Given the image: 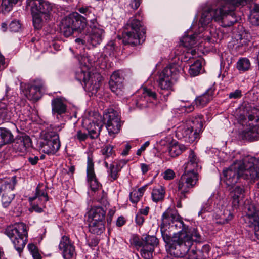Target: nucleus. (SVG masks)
I'll return each mask as SVG.
<instances>
[{"instance_id":"obj_1","label":"nucleus","mask_w":259,"mask_h":259,"mask_svg":"<svg viewBox=\"0 0 259 259\" xmlns=\"http://www.w3.org/2000/svg\"><path fill=\"white\" fill-rule=\"evenodd\" d=\"M248 0H217L216 4H207L199 20L202 27L208 25L212 19L221 21L224 27L233 25L237 21L234 11L236 7L244 6Z\"/></svg>"},{"instance_id":"obj_2","label":"nucleus","mask_w":259,"mask_h":259,"mask_svg":"<svg viewBox=\"0 0 259 259\" xmlns=\"http://www.w3.org/2000/svg\"><path fill=\"white\" fill-rule=\"evenodd\" d=\"M223 173L224 182L228 186L235 184L239 178L259 180V159L248 156L243 159L241 163L232 165ZM257 186L259 189V182Z\"/></svg>"},{"instance_id":"obj_3","label":"nucleus","mask_w":259,"mask_h":259,"mask_svg":"<svg viewBox=\"0 0 259 259\" xmlns=\"http://www.w3.org/2000/svg\"><path fill=\"white\" fill-rule=\"evenodd\" d=\"M203 118L202 115L182 121L178 124L176 130V136L179 139L193 143L202 132Z\"/></svg>"},{"instance_id":"obj_4","label":"nucleus","mask_w":259,"mask_h":259,"mask_svg":"<svg viewBox=\"0 0 259 259\" xmlns=\"http://www.w3.org/2000/svg\"><path fill=\"white\" fill-rule=\"evenodd\" d=\"M141 15L140 11L131 18L125 25L127 30L124 33L123 41L125 44L136 46L143 42L146 38V30L142 23L137 19Z\"/></svg>"},{"instance_id":"obj_5","label":"nucleus","mask_w":259,"mask_h":259,"mask_svg":"<svg viewBox=\"0 0 259 259\" xmlns=\"http://www.w3.org/2000/svg\"><path fill=\"white\" fill-rule=\"evenodd\" d=\"M27 4L31 8L34 28L40 29L42 26L43 19L47 21L52 16V5L44 0H27Z\"/></svg>"},{"instance_id":"obj_6","label":"nucleus","mask_w":259,"mask_h":259,"mask_svg":"<svg viewBox=\"0 0 259 259\" xmlns=\"http://www.w3.org/2000/svg\"><path fill=\"white\" fill-rule=\"evenodd\" d=\"M87 26L86 18L77 12L72 13L63 19L61 22L60 31L65 37L71 36L74 32L86 35Z\"/></svg>"},{"instance_id":"obj_7","label":"nucleus","mask_w":259,"mask_h":259,"mask_svg":"<svg viewBox=\"0 0 259 259\" xmlns=\"http://www.w3.org/2000/svg\"><path fill=\"white\" fill-rule=\"evenodd\" d=\"M181 67L176 64H172L164 68L159 73L157 82L158 87L162 91H167L164 95L167 97L173 91V85L178 78Z\"/></svg>"},{"instance_id":"obj_8","label":"nucleus","mask_w":259,"mask_h":259,"mask_svg":"<svg viewBox=\"0 0 259 259\" xmlns=\"http://www.w3.org/2000/svg\"><path fill=\"white\" fill-rule=\"evenodd\" d=\"M5 234L11 239L15 248L19 253L24 249L27 242V231L23 223H20L7 227Z\"/></svg>"},{"instance_id":"obj_9","label":"nucleus","mask_w":259,"mask_h":259,"mask_svg":"<svg viewBox=\"0 0 259 259\" xmlns=\"http://www.w3.org/2000/svg\"><path fill=\"white\" fill-rule=\"evenodd\" d=\"M186 234H180L172 236L169 245V252L176 257H184L189 251L191 246V241Z\"/></svg>"},{"instance_id":"obj_10","label":"nucleus","mask_w":259,"mask_h":259,"mask_svg":"<svg viewBox=\"0 0 259 259\" xmlns=\"http://www.w3.org/2000/svg\"><path fill=\"white\" fill-rule=\"evenodd\" d=\"M198 173L184 172L178 182V195L181 200L187 198L198 183Z\"/></svg>"},{"instance_id":"obj_11","label":"nucleus","mask_w":259,"mask_h":259,"mask_svg":"<svg viewBox=\"0 0 259 259\" xmlns=\"http://www.w3.org/2000/svg\"><path fill=\"white\" fill-rule=\"evenodd\" d=\"M248 116V124L242 131L241 138L250 141L257 140L259 139V110L252 109Z\"/></svg>"},{"instance_id":"obj_12","label":"nucleus","mask_w":259,"mask_h":259,"mask_svg":"<svg viewBox=\"0 0 259 259\" xmlns=\"http://www.w3.org/2000/svg\"><path fill=\"white\" fill-rule=\"evenodd\" d=\"M76 79L82 83H84V88L92 95L97 93L100 88L102 77L99 73L91 74L89 72H85L79 69L75 74Z\"/></svg>"},{"instance_id":"obj_13","label":"nucleus","mask_w":259,"mask_h":259,"mask_svg":"<svg viewBox=\"0 0 259 259\" xmlns=\"http://www.w3.org/2000/svg\"><path fill=\"white\" fill-rule=\"evenodd\" d=\"M40 150L47 154H54L60 147L59 135L53 131L46 133L40 142Z\"/></svg>"},{"instance_id":"obj_14","label":"nucleus","mask_w":259,"mask_h":259,"mask_svg":"<svg viewBox=\"0 0 259 259\" xmlns=\"http://www.w3.org/2000/svg\"><path fill=\"white\" fill-rule=\"evenodd\" d=\"M16 184L15 177L0 181V195L3 207L7 208L14 199L15 194L13 191Z\"/></svg>"},{"instance_id":"obj_15","label":"nucleus","mask_w":259,"mask_h":259,"mask_svg":"<svg viewBox=\"0 0 259 259\" xmlns=\"http://www.w3.org/2000/svg\"><path fill=\"white\" fill-rule=\"evenodd\" d=\"M104 119L106 121V128L110 136L119 133L121 126L120 117L117 111L109 109L104 115Z\"/></svg>"},{"instance_id":"obj_16","label":"nucleus","mask_w":259,"mask_h":259,"mask_svg":"<svg viewBox=\"0 0 259 259\" xmlns=\"http://www.w3.org/2000/svg\"><path fill=\"white\" fill-rule=\"evenodd\" d=\"M244 211L249 226L253 227L256 237L259 240V209L253 204H245Z\"/></svg>"},{"instance_id":"obj_17","label":"nucleus","mask_w":259,"mask_h":259,"mask_svg":"<svg viewBox=\"0 0 259 259\" xmlns=\"http://www.w3.org/2000/svg\"><path fill=\"white\" fill-rule=\"evenodd\" d=\"M90 27L92 29L91 33L87 35V40L91 43L93 46H96L99 44L102 40L104 34V30L99 28V24L97 21V18L93 16V18L90 20Z\"/></svg>"},{"instance_id":"obj_18","label":"nucleus","mask_w":259,"mask_h":259,"mask_svg":"<svg viewBox=\"0 0 259 259\" xmlns=\"http://www.w3.org/2000/svg\"><path fill=\"white\" fill-rule=\"evenodd\" d=\"M94 165L93 158L90 157H88L87 161V176L88 179V182L91 187V189L95 191L97 190L100 187V184L97 181L95 172H94Z\"/></svg>"},{"instance_id":"obj_19","label":"nucleus","mask_w":259,"mask_h":259,"mask_svg":"<svg viewBox=\"0 0 259 259\" xmlns=\"http://www.w3.org/2000/svg\"><path fill=\"white\" fill-rule=\"evenodd\" d=\"M59 248L62 251L65 259H70L75 254V247L71 243L69 238L67 236L62 237L59 245Z\"/></svg>"},{"instance_id":"obj_20","label":"nucleus","mask_w":259,"mask_h":259,"mask_svg":"<svg viewBox=\"0 0 259 259\" xmlns=\"http://www.w3.org/2000/svg\"><path fill=\"white\" fill-rule=\"evenodd\" d=\"M184 172L188 173H198L201 168L199 165V159L192 150L189 151L188 160L184 164Z\"/></svg>"},{"instance_id":"obj_21","label":"nucleus","mask_w":259,"mask_h":259,"mask_svg":"<svg viewBox=\"0 0 259 259\" xmlns=\"http://www.w3.org/2000/svg\"><path fill=\"white\" fill-rule=\"evenodd\" d=\"M13 105L7 99L0 101V124L8 122L11 117Z\"/></svg>"},{"instance_id":"obj_22","label":"nucleus","mask_w":259,"mask_h":259,"mask_svg":"<svg viewBox=\"0 0 259 259\" xmlns=\"http://www.w3.org/2000/svg\"><path fill=\"white\" fill-rule=\"evenodd\" d=\"M31 145V140L30 137L27 135L22 136L16 139L13 145V149L16 152L23 154Z\"/></svg>"},{"instance_id":"obj_23","label":"nucleus","mask_w":259,"mask_h":259,"mask_svg":"<svg viewBox=\"0 0 259 259\" xmlns=\"http://www.w3.org/2000/svg\"><path fill=\"white\" fill-rule=\"evenodd\" d=\"M178 211L174 208H168L162 214L161 226L167 227L176 219H179Z\"/></svg>"},{"instance_id":"obj_24","label":"nucleus","mask_w":259,"mask_h":259,"mask_svg":"<svg viewBox=\"0 0 259 259\" xmlns=\"http://www.w3.org/2000/svg\"><path fill=\"white\" fill-rule=\"evenodd\" d=\"M126 164V161L125 160H120L115 161L110 165L108 173V177L110 179L111 181L117 179L119 177V172Z\"/></svg>"},{"instance_id":"obj_25","label":"nucleus","mask_w":259,"mask_h":259,"mask_svg":"<svg viewBox=\"0 0 259 259\" xmlns=\"http://www.w3.org/2000/svg\"><path fill=\"white\" fill-rule=\"evenodd\" d=\"M215 88L212 86L202 95L197 97L195 100V104L197 107L202 108L205 106L213 98Z\"/></svg>"},{"instance_id":"obj_26","label":"nucleus","mask_w":259,"mask_h":259,"mask_svg":"<svg viewBox=\"0 0 259 259\" xmlns=\"http://www.w3.org/2000/svg\"><path fill=\"white\" fill-rule=\"evenodd\" d=\"M52 112L53 115H56L59 119V116L64 114L67 110V106L61 98L53 99L51 102Z\"/></svg>"},{"instance_id":"obj_27","label":"nucleus","mask_w":259,"mask_h":259,"mask_svg":"<svg viewBox=\"0 0 259 259\" xmlns=\"http://www.w3.org/2000/svg\"><path fill=\"white\" fill-rule=\"evenodd\" d=\"M106 210L101 206H94L89 212V221L105 223Z\"/></svg>"},{"instance_id":"obj_28","label":"nucleus","mask_w":259,"mask_h":259,"mask_svg":"<svg viewBox=\"0 0 259 259\" xmlns=\"http://www.w3.org/2000/svg\"><path fill=\"white\" fill-rule=\"evenodd\" d=\"M103 126V123L102 122L101 116L100 117V119L95 121L93 120L90 122L88 125L87 129L91 138L96 139L98 138Z\"/></svg>"},{"instance_id":"obj_29","label":"nucleus","mask_w":259,"mask_h":259,"mask_svg":"<svg viewBox=\"0 0 259 259\" xmlns=\"http://www.w3.org/2000/svg\"><path fill=\"white\" fill-rule=\"evenodd\" d=\"M187 227L188 226L184 224L180 216H179V219L175 220L171 225L167 227L170 231L173 232L172 236H177L185 232Z\"/></svg>"},{"instance_id":"obj_30","label":"nucleus","mask_w":259,"mask_h":259,"mask_svg":"<svg viewBox=\"0 0 259 259\" xmlns=\"http://www.w3.org/2000/svg\"><path fill=\"white\" fill-rule=\"evenodd\" d=\"M215 218L217 220V223L219 224H225L229 223L234 218V215L230 210L222 207L221 210L216 213Z\"/></svg>"},{"instance_id":"obj_31","label":"nucleus","mask_w":259,"mask_h":259,"mask_svg":"<svg viewBox=\"0 0 259 259\" xmlns=\"http://www.w3.org/2000/svg\"><path fill=\"white\" fill-rule=\"evenodd\" d=\"M187 147L183 144L178 142H171L168 148V151L171 157H176L180 155L187 149Z\"/></svg>"},{"instance_id":"obj_32","label":"nucleus","mask_w":259,"mask_h":259,"mask_svg":"<svg viewBox=\"0 0 259 259\" xmlns=\"http://www.w3.org/2000/svg\"><path fill=\"white\" fill-rule=\"evenodd\" d=\"M13 141L14 136L12 132L6 128L0 127V148Z\"/></svg>"},{"instance_id":"obj_33","label":"nucleus","mask_w":259,"mask_h":259,"mask_svg":"<svg viewBox=\"0 0 259 259\" xmlns=\"http://www.w3.org/2000/svg\"><path fill=\"white\" fill-rule=\"evenodd\" d=\"M89 222V229L91 233L100 235L105 230V223L92 221Z\"/></svg>"},{"instance_id":"obj_34","label":"nucleus","mask_w":259,"mask_h":259,"mask_svg":"<svg viewBox=\"0 0 259 259\" xmlns=\"http://www.w3.org/2000/svg\"><path fill=\"white\" fill-rule=\"evenodd\" d=\"M165 190L162 186H157L153 188L151 193L152 200L155 202L161 201L165 195Z\"/></svg>"},{"instance_id":"obj_35","label":"nucleus","mask_w":259,"mask_h":259,"mask_svg":"<svg viewBox=\"0 0 259 259\" xmlns=\"http://www.w3.org/2000/svg\"><path fill=\"white\" fill-rule=\"evenodd\" d=\"M244 192L243 186H237L231 192L230 195L232 199V204L234 207L238 206L239 199Z\"/></svg>"},{"instance_id":"obj_36","label":"nucleus","mask_w":259,"mask_h":259,"mask_svg":"<svg viewBox=\"0 0 259 259\" xmlns=\"http://www.w3.org/2000/svg\"><path fill=\"white\" fill-rule=\"evenodd\" d=\"M40 197H44L45 201L47 202L49 200V198L46 192V187L43 184H39L36 188L35 196L29 198L30 201L32 202Z\"/></svg>"},{"instance_id":"obj_37","label":"nucleus","mask_w":259,"mask_h":259,"mask_svg":"<svg viewBox=\"0 0 259 259\" xmlns=\"http://www.w3.org/2000/svg\"><path fill=\"white\" fill-rule=\"evenodd\" d=\"M25 94L29 100L33 101L39 100L41 96V92L31 85L27 88Z\"/></svg>"},{"instance_id":"obj_38","label":"nucleus","mask_w":259,"mask_h":259,"mask_svg":"<svg viewBox=\"0 0 259 259\" xmlns=\"http://www.w3.org/2000/svg\"><path fill=\"white\" fill-rule=\"evenodd\" d=\"M146 186H143L137 190H134L130 193V199L133 204H136L143 195Z\"/></svg>"},{"instance_id":"obj_39","label":"nucleus","mask_w":259,"mask_h":259,"mask_svg":"<svg viewBox=\"0 0 259 259\" xmlns=\"http://www.w3.org/2000/svg\"><path fill=\"white\" fill-rule=\"evenodd\" d=\"M158 244L157 238L154 236H147L143 239V247H147L149 249L154 250L155 246Z\"/></svg>"},{"instance_id":"obj_40","label":"nucleus","mask_w":259,"mask_h":259,"mask_svg":"<svg viewBox=\"0 0 259 259\" xmlns=\"http://www.w3.org/2000/svg\"><path fill=\"white\" fill-rule=\"evenodd\" d=\"M249 19L252 25H259V3L254 4L253 8L251 11Z\"/></svg>"},{"instance_id":"obj_41","label":"nucleus","mask_w":259,"mask_h":259,"mask_svg":"<svg viewBox=\"0 0 259 259\" xmlns=\"http://www.w3.org/2000/svg\"><path fill=\"white\" fill-rule=\"evenodd\" d=\"M114 147L110 145H107L103 147L101 149V153L105 160H111L115 156V152L113 150Z\"/></svg>"},{"instance_id":"obj_42","label":"nucleus","mask_w":259,"mask_h":259,"mask_svg":"<svg viewBox=\"0 0 259 259\" xmlns=\"http://www.w3.org/2000/svg\"><path fill=\"white\" fill-rule=\"evenodd\" d=\"M236 67L240 71L244 72L249 70L250 67L249 60L246 58H241L237 62Z\"/></svg>"},{"instance_id":"obj_43","label":"nucleus","mask_w":259,"mask_h":259,"mask_svg":"<svg viewBox=\"0 0 259 259\" xmlns=\"http://www.w3.org/2000/svg\"><path fill=\"white\" fill-rule=\"evenodd\" d=\"M195 38V34L190 35H185L182 38L181 42L185 47L191 48L196 44Z\"/></svg>"},{"instance_id":"obj_44","label":"nucleus","mask_w":259,"mask_h":259,"mask_svg":"<svg viewBox=\"0 0 259 259\" xmlns=\"http://www.w3.org/2000/svg\"><path fill=\"white\" fill-rule=\"evenodd\" d=\"M201 68V61L199 60H196L194 63L190 65L189 72L191 76H196L200 73Z\"/></svg>"},{"instance_id":"obj_45","label":"nucleus","mask_w":259,"mask_h":259,"mask_svg":"<svg viewBox=\"0 0 259 259\" xmlns=\"http://www.w3.org/2000/svg\"><path fill=\"white\" fill-rule=\"evenodd\" d=\"M186 234L189 237H190L192 245L194 241H197L200 238V235L198 233L197 229L194 228H188L186 229L185 232L183 234Z\"/></svg>"},{"instance_id":"obj_46","label":"nucleus","mask_w":259,"mask_h":259,"mask_svg":"<svg viewBox=\"0 0 259 259\" xmlns=\"http://www.w3.org/2000/svg\"><path fill=\"white\" fill-rule=\"evenodd\" d=\"M212 199L209 198L208 199L204 201L202 206L200 210L198 212L199 215H201L202 214L207 212H210L212 210Z\"/></svg>"},{"instance_id":"obj_47","label":"nucleus","mask_w":259,"mask_h":259,"mask_svg":"<svg viewBox=\"0 0 259 259\" xmlns=\"http://www.w3.org/2000/svg\"><path fill=\"white\" fill-rule=\"evenodd\" d=\"M161 233L162 237L165 242L168 243L170 245V241L172 239L171 231L166 227L160 226Z\"/></svg>"},{"instance_id":"obj_48","label":"nucleus","mask_w":259,"mask_h":259,"mask_svg":"<svg viewBox=\"0 0 259 259\" xmlns=\"http://www.w3.org/2000/svg\"><path fill=\"white\" fill-rule=\"evenodd\" d=\"M109 84L110 88L112 92L114 93L117 95H120L122 94V90L123 89V83H116L112 84L111 81H109Z\"/></svg>"},{"instance_id":"obj_49","label":"nucleus","mask_w":259,"mask_h":259,"mask_svg":"<svg viewBox=\"0 0 259 259\" xmlns=\"http://www.w3.org/2000/svg\"><path fill=\"white\" fill-rule=\"evenodd\" d=\"M15 3H12L11 0H2V11L3 13H8L10 11Z\"/></svg>"},{"instance_id":"obj_50","label":"nucleus","mask_w":259,"mask_h":259,"mask_svg":"<svg viewBox=\"0 0 259 259\" xmlns=\"http://www.w3.org/2000/svg\"><path fill=\"white\" fill-rule=\"evenodd\" d=\"M28 248L33 259H41V256L38 252L37 247L34 244H29Z\"/></svg>"},{"instance_id":"obj_51","label":"nucleus","mask_w":259,"mask_h":259,"mask_svg":"<svg viewBox=\"0 0 259 259\" xmlns=\"http://www.w3.org/2000/svg\"><path fill=\"white\" fill-rule=\"evenodd\" d=\"M124 78L119 71H115L110 77V81L112 84L116 83H123Z\"/></svg>"},{"instance_id":"obj_52","label":"nucleus","mask_w":259,"mask_h":259,"mask_svg":"<svg viewBox=\"0 0 259 259\" xmlns=\"http://www.w3.org/2000/svg\"><path fill=\"white\" fill-rule=\"evenodd\" d=\"M78 11L81 14H84L87 18H89V21L93 18V16H95L92 11L91 7H82L78 9Z\"/></svg>"},{"instance_id":"obj_53","label":"nucleus","mask_w":259,"mask_h":259,"mask_svg":"<svg viewBox=\"0 0 259 259\" xmlns=\"http://www.w3.org/2000/svg\"><path fill=\"white\" fill-rule=\"evenodd\" d=\"M154 250L148 248L147 247H143L141 249V255L144 259H151L152 257L153 252Z\"/></svg>"},{"instance_id":"obj_54","label":"nucleus","mask_w":259,"mask_h":259,"mask_svg":"<svg viewBox=\"0 0 259 259\" xmlns=\"http://www.w3.org/2000/svg\"><path fill=\"white\" fill-rule=\"evenodd\" d=\"M9 28L11 31L17 32L21 29V25L19 21L14 20L10 23Z\"/></svg>"},{"instance_id":"obj_55","label":"nucleus","mask_w":259,"mask_h":259,"mask_svg":"<svg viewBox=\"0 0 259 259\" xmlns=\"http://www.w3.org/2000/svg\"><path fill=\"white\" fill-rule=\"evenodd\" d=\"M143 94L144 98L149 97L152 100H156L157 94L154 91L147 88H144L143 89Z\"/></svg>"},{"instance_id":"obj_56","label":"nucleus","mask_w":259,"mask_h":259,"mask_svg":"<svg viewBox=\"0 0 259 259\" xmlns=\"http://www.w3.org/2000/svg\"><path fill=\"white\" fill-rule=\"evenodd\" d=\"M131 244L138 247H143V239L142 240L137 235H133L131 239Z\"/></svg>"},{"instance_id":"obj_57","label":"nucleus","mask_w":259,"mask_h":259,"mask_svg":"<svg viewBox=\"0 0 259 259\" xmlns=\"http://www.w3.org/2000/svg\"><path fill=\"white\" fill-rule=\"evenodd\" d=\"M175 173L174 171L170 169H167L163 173V178L166 180H170L174 178Z\"/></svg>"},{"instance_id":"obj_58","label":"nucleus","mask_w":259,"mask_h":259,"mask_svg":"<svg viewBox=\"0 0 259 259\" xmlns=\"http://www.w3.org/2000/svg\"><path fill=\"white\" fill-rule=\"evenodd\" d=\"M88 137V135L85 133L82 132L81 130H78L76 135H75V138L78 139L79 141H84Z\"/></svg>"},{"instance_id":"obj_59","label":"nucleus","mask_w":259,"mask_h":259,"mask_svg":"<svg viewBox=\"0 0 259 259\" xmlns=\"http://www.w3.org/2000/svg\"><path fill=\"white\" fill-rule=\"evenodd\" d=\"M228 96L230 99H238L241 97L242 92L240 90L237 89L230 93Z\"/></svg>"},{"instance_id":"obj_60","label":"nucleus","mask_w":259,"mask_h":259,"mask_svg":"<svg viewBox=\"0 0 259 259\" xmlns=\"http://www.w3.org/2000/svg\"><path fill=\"white\" fill-rule=\"evenodd\" d=\"M44 82L41 80L36 79L30 85L36 89H38L41 92V90L44 88Z\"/></svg>"},{"instance_id":"obj_61","label":"nucleus","mask_w":259,"mask_h":259,"mask_svg":"<svg viewBox=\"0 0 259 259\" xmlns=\"http://www.w3.org/2000/svg\"><path fill=\"white\" fill-rule=\"evenodd\" d=\"M144 220L145 219L144 217L142 215H141V214H139V213H138L135 218V221L136 224L139 226H141L143 224Z\"/></svg>"},{"instance_id":"obj_62","label":"nucleus","mask_w":259,"mask_h":259,"mask_svg":"<svg viewBox=\"0 0 259 259\" xmlns=\"http://www.w3.org/2000/svg\"><path fill=\"white\" fill-rule=\"evenodd\" d=\"M142 0H131L130 6L134 10L137 9L141 5Z\"/></svg>"},{"instance_id":"obj_63","label":"nucleus","mask_w":259,"mask_h":259,"mask_svg":"<svg viewBox=\"0 0 259 259\" xmlns=\"http://www.w3.org/2000/svg\"><path fill=\"white\" fill-rule=\"evenodd\" d=\"M149 145V142L146 141L137 150L136 154L138 156H140L141 155V153L143 151H144L146 148Z\"/></svg>"},{"instance_id":"obj_64","label":"nucleus","mask_w":259,"mask_h":259,"mask_svg":"<svg viewBox=\"0 0 259 259\" xmlns=\"http://www.w3.org/2000/svg\"><path fill=\"white\" fill-rule=\"evenodd\" d=\"M38 160V157L36 156H30L28 158V162L33 165H36L37 163Z\"/></svg>"}]
</instances>
